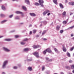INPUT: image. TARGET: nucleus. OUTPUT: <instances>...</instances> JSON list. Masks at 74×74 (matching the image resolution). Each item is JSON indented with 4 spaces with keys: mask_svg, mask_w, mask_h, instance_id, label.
<instances>
[{
    "mask_svg": "<svg viewBox=\"0 0 74 74\" xmlns=\"http://www.w3.org/2000/svg\"><path fill=\"white\" fill-rule=\"evenodd\" d=\"M33 55H34L37 58H38L39 57V53H38V52L36 51L34 52L33 53Z\"/></svg>",
    "mask_w": 74,
    "mask_h": 74,
    "instance_id": "f257e3e1",
    "label": "nucleus"
},
{
    "mask_svg": "<svg viewBox=\"0 0 74 74\" xmlns=\"http://www.w3.org/2000/svg\"><path fill=\"white\" fill-rule=\"evenodd\" d=\"M8 62V61H5L3 63V65H2V68L3 69H5V65L7 64V63Z\"/></svg>",
    "mask_w": 74,
    "mask_h": 74,
    "instance_id": "f03ea898",
    "label": "nucleus"
},
{
    "mask_svg": "<svg viewBox=\"0 0 74 74\" xmlns=\"http://www.w3.org/2000/svg\"><path fill=\"white\" fill-rule=\"evenodd\" d=\"M33 47L34 49H37V48H40L39 49H40L41 47V46L40 45H34L33 46Z\"/></svg>",
    "mask_w": 74,
    "mask_h": 74,
    "instance_id": "7ed1b4c3",
    "label": "nucleus"
},
{
    "mask_svg": "<svg viewBox=\"0 0 74 74\" xmlns=\"http://www.w3.org/2000/svg\"><path fill=\"white\" fill-rule=\"evenodd\" d=\"M31 50V49L29 48H26L24 49V51L25 52H29V51H30Z\"/></svg>",
    "mask_w": 74,
    "mask_h": 74,
    "instance_id": "20e7f679",
    "label": "nucleus"
},
{
    "mask_svg": "<svg viewBox=\"0 0 74 74\" xmlns=\"http://www.w3.org/2000/svg\"><path fill=\"white\" fill-rule=\"evenodd\" d=\"M3 50H4L5 51V52H10V50L5 47H3Z\"/></svg>",
    "mask_w": 74,
    "mask_h": 74,
    "instance_id": "39448f33",
    "label": "nucleus"
},
{
    "mask_svg": "<svg viewBox=\"0 0 74 74\" xmlns=\"http://www.w3.org/2000/svg\"><path fill=\"white\" fill-rule=\"evenodd\" d=\"M29 15L31 16H36V14L34 13H29Z\"/></svg>",
    "mask_w": 74,
    "mask_h": 74,
    "instance_id": "423d86ee",
    "label": "nucleus"
},
{
    "mask_svg": "<svg viewBox=\"0 0 74 74\" xmlns=\"http://www.w3.org/2000/svg\"><path fill=\"white\" fill-rule=\"evenodd\" d=\"M48 12H49V10H46V11H45L43 13V15H46V14H47V13H48Z\"/></svg>",
    "mask_w": 74,
    "mask_h": 74,
    "instance_id": "0eeeda50",
    "label": "nucleus"
},
{
    "mask_svg": "<svg viewBox=\"0 0 74 74\" xmlns=\"http://www.w3.org/2000/svg\"><path fill=\"white\" fill-rule=\"evenodd\" d=\"M25 3L28 5H29L30 4V1L29 0H25Z\"/></svg>",
    "mask_w": 74,
    "mask_h": 74,
    "instance_id": "6e6552de",
    "label": "nucleus"
},
{
    "mask_svg": "<svg viewBox=\"0 0 74 74\" xmlns=\"http://www.w3.org/2000/svg\"><path fill=\"white\" fill-rule=\"evenodd\" d=\"M46 50L47 51V52H48V53H51V50L49 48L47 49Z\"/></svg>",
    "mask_w": 74,
    "mask_h": 74,
    "instance_id": "1a4fd4ad",
    "label": "nucleus"
},
{
    "mask_svg": "<svg viewBox=\"0 0 74 74\" xmlns=\"http://www.w3.org/2000/svg\"><path fill=\"white\" fill-rule=\"evenodd\" d=\"M62 50L64 52H66V48L64 47V46H62Z\"/></svg>",
    "mask_w": 74,
    "mask_h": 74,
    "instance_id": "9d476101",
    "label": "nucleus"
},
{
    "mask_svg": "<svg viewBox=\"0 0 74 74\" xmlns=\"http://www.w3.org/2000/svg\"><path fill=\"white\" fill-rule=\"evenodd\" d=\"M16 14H23V13L21 12L17 11L16 12Z\"/></svg>",
    "mask_w": 74,
    "mask_h": 74,
    "instance_id": "9b49d317",
    "label": "nucleus"
},
{
    "mask_svg": "<svg viewBox=\"0 0 74 74\" xmlns=\"http://www.w3.org/2000/svg\"><path fill=\"white\" fill-rule=\"evenodd\" d=\"M60 27L59 25H58L56 27V29H57V30H60Z\"/></svg>",
    "mask_w": 74,
    "mask_h": 74,
    "instance_id": "f8f14e48",
    "label": "nucleus"
},
{
    "mask_svg": "<svg viewBox=\"0 0 74 74\" xmlns=\"http://www.w3.org/2000/svg\"><path fill=\"white\" fill-rule=\"evenodd\" d=\"M22 8H23V10H24L25 11H27V9H26V7L25 6H23L22 7Z\"/></svg>",
    "mask_w": 74,
    "mask_h": 74,
    "instance_id": "ddd939ff",
    "label": "nucleus"
},
{
    "mask_svg": "<svg viewBox=\"0 0 74 74\" xmlns=\"http://www.w3.org/2000/svg\"><path fill=\"white\" fill-rule=\"evenodd\" d=\"M68 20H66V21H64L62 22V23H63L64 25H66V24L67 23V22H68Z\"/></svg>",
    "mask_w": 74,
    "mask_h": 74,
    "instance_id": "4468645a",
    "label": "nucleus"
},
{
    "mask_svg": "<svg viewBox=\"0 0 74 74\" xmlns=\"http://www.w3.org/2000/svg\"><path fill=\"white\" fill-rule=\"evenodd\" d=\"M59 5L61 8H63L64 7H63V5L62 4V3H60L59 4Z\"/></svg>",
    "mask_w": 74,
    "mask_h": 74,
    "instance_id": "2eb2a0df",
    "label": "nucleus"
},
{
    "mask_svg": "<svg viewBox=\"0 0 74 74\" xmlns=\"http://www.w3.org/2000/svg\"><path fill=\"white\" fill-rule=\"evenodd\" d=\"M12 40L11 39L7 38L4 40V41H11Z\"/></svg>",
    "mask_w": 74,
    "mask_h": 74,
    "instance_id": "dca6fc26",
    "label": "nucleus"
},
{
    "mask_svg": "<svg viewBox=\"0 0 74 74\" xmlns=\"http://www.w3.org/2000/svg\"><path fill=\"white\" fill-rule=\"evenodd\" d=\"M69 4L71 5H74V2H69Z\"/></svg>",
    "mask_w": 74,
    "mask_h": 74,
    "instance_id": "f3484780",
    "label": "nucleus"
},
{
    "mask_svg": "<svg viewBox=\"0 0 74 74\" xmlns=\"http://www.w3.org/2000/svg\"><path fill=\"white\" fill-rule=\"evenodd\" d=\"M74 27V25L73 26H72L71 27H69V28H68V29L69 30H71V29H73Z\"/></svg>",
    "mask_w": 74,
    "mask_h": 74,
    "instance_id": "a211bd4d",
    "label": "nucleus"
},
{
    "mask_svg": "<svg viewBox=\"0 0 74 74\" xmlns=\"http://www.w3.org/2000/svg\"><path fill=\"white\" fill-rule=\"evenodd\" d=\"M58 0H53V2L56 4V5H57L58 4V2H57V1Z\"/></svg>",
    "mask_w": 74,
    "mask_h": 74,
    "instance_id": "6ab92c4d",
    "label": "nucleus"
},
{
    "mask_svg": "<svg viewBox=\"0 0 74 74\" xmlns=\"http://www.w3.org/2000/svg\"><path fill=\"white\" fill-rule=\"evenodd\" d=\"M37 32V30L36 29H34L33 30V33L34 34H36Z\"/></svg>",
    "mask_w": 74,
    "mask_h": 74,
    "instance_id": "aec40b11",
    "label": "nucleus"
},
{
    "mask_svg": "<svg viewBox=\"0 0 74 74\" xmlns=\"http://www.w3.org/2000/svg\"><path fill=\"white\" fill-rule=\"evenodd\" d=\"M65 69H68V70H70V69H71V68L69 66H65Z\"/></svg>",
    "mask_w": 74,
    "mask_h": 74,
    "instance_id": "412c9836",
    "label": "nucleus"
},
{
    "mask_svg": "<svg viewBox=\"0 0 74 74\" xmlns=\"http://www.w3.org/2000/svg\"><path fill=\"white\" fill-rule=\"evenodd\" d=\"M0 15L1 18H4V17H5V15H4V14H0Z\"/></svg>",
    "mask_w": 74,
    "mask_h": 74,
    "instance_id": "4be33fe9",
    "label": "nucleus"
},
{
    "mask_svg": "<svg viewBox=\"0 0 74 74\" xmlns=\"http://www.w3.org/2000/svg\"><path fill=\"white\" fill-rule=\"evenodd\" d=\"M39 2L40 4V3H44V1L42 0H39Z\"/></svg>",
    "mask_w": 74,
    "mask_h": 74,
    "instance_id": "5701e85b",
    "label": "nucleus"
},
{
    "mask_svg": "<svg viewBox=\"0 0 74 74\" xmlns=\"http://www.w3.org/2000/svg\"><path fill=\"white\" fill-rule=\"evenodd\" d=\"M34 5H36V6H38V5H40V4H39V3H38V2H36L34 3Z\"/></svg>",
    "mask_w": 74,
    "mask_h": 74,
    "instance_id": "b1692460",
    "label": "nucleus"
},
{
    "mask_svg": "<svg viewBox=\"0 0 74 74\" xmlns=\"http://www.w3.org/2000/svg\"><path fill=\"white\" fill-rule=\"evenodd\" d=\"M46 32H47V30H44L42 32V35H43V34H45V33H46Z\"/></svg>",
    "mask_w": 74,
    "mask_h": 74,
    "instance_id": "393cba45",
    "label": "nucleus"
},
{
    "mask_svg": "<svg viewBox=\"0 0 74 74\" xmlns=\"http://www.w3.org/2000/svg\"><path fill=\"white\" fill-rule=\"evenodd\" d=\"M28 69L29 71H32V67H28Z\"/></svg>",
    "mask_w": 74,
    "mask_h": 74,
    "instance_id": "a878e982",
    "label": "nucleus"
},
{
    "mask_svg": "<svg viewBox=\"0 0 74 74\" xmlns=\"http://www.w3.org/2000/svg\"><path fill=\"white\" fill-rule=\"evenodd\" d=\"M15 19H20L19 18V16H15Z\"/></svg>",
    "mask_w": 74,
    "mask_h": 74,
    "instance_id": "bb28decb",
    "label": "nucleus"
},
{
    "mask_svg": "<svg viewBox=\"0 0 74 74\" xmlns=\"http://www.w3.org/2000/svg\"><path fill=\"white\" fill-rule=\"evenodd\" d=\"M2 9L3 10H5V8L4 6H2Z\"/></svg>",
    "mask_w": 74,
    "mask_h": 74,
    "instance_id": "cd10ccee",
    "label": "nucleus"
},
{
    "mask_svg": "<svg viewBox=\"0 0 74 74\" xmlns=\"http://www.w3.org/2000/svg\"><path fill=\"white\" fill-rule=\"evenodd\" d=\"M66 55L67 56H68V57H70V54L69 53V52H67V53H66Z\"/></svg>",
    "mask_w": 74,
    "mask_h": 74,
    "instance_id": "c85d7f7f",
    "label": "nucleus"
},
{
    "mask_svg": "<svg viewBox=\"0 0 74 74\" xmlns=\"http://www.w3.org/2000/svg\"><path fill=\"white\" fill-rule=\"evenodd\" d=\"M20 36L18 35H15V38H19V37H20Z\"/></svg>",
    "mask_w": 74,
    "mask_h": 74,
    "instance_id": "c756f323",
    "label": "nucleus"
},
{
    "mask_svg": "<svg viewBox=\"0 0 74 74\" xmlns=\"http://www.w3.org/2000/svg\"><path fill=\"white\" fill-rule=\"evenodd\" d=\"M7 20H4V21H2L1 22V24H3V23H4L6 22H7Z\"/></svg>",
    "mask_w": 74,
    "mask_h": 74,
    "instance_id": "7c9ffc66",
    "label": "nucleus"
},
{
    "mask_svg": "<svg viewBox=\"0 0 74 74\" xmlns=\"http://www.w3.org/2000/svg\"><path fill=\"white\" fill-rule=\"evenodd\" d=\"M28 41V38H26L24 39L23 41Z\"/></svg>",
    "mask_w": 74,
    "mask_h": 74,
    "instance_id": "2f4dec72",
    "label": "nucleus"
},
{
    "mask_svg": "<svg viewBox=\"0 0 74 74\" xmlns=\"http://www.w3.org/2000/svg\"><path fill=\"white\" fill-rule=\"evenodd\" d=\"M71 69H73V70H74V65H72L71 66Z\"/></svg>",
    "mask_w": 74,
    "mask_h": 74,
    "instance_id": "473e14b6",
    "label": "nucleus"
},
{
    "mask_svg": "<svg viewBox=\"0 0 74 74\" xmlns=\"http://www.w3.org/2000/svg\"><path fill=\"white\" fill-rule=\"evenodd\" d=\"M74 47L73 46V47H72L71 48V49H70V51H72L73 50V49H74Z\"/></svg>",
    "mask_w": 74,
    "mask_h": 74,
    "instance_id": "72a5a7b5",
    "label": "nucleus"
},
{
    "mask_svg": "<svg viewBox=\"0 0 74 74\" xmlns=\"http://www.w3.org/2000/svg\"><path fill=\"white\" fill-rule=\"evenodd\" d=\"M42 71H43L44 70H45V66H42Z\"/></svg>",
    "mask_w": 74,
    "mask_h": 74,
    "instance_id": "f704fd0d",
    "label": "nucleus"
},
{
    "mask_svg": "<svg viewBox=\"0 0 74 74\" xmlns=\"http://www.w3.org/2000/svg\"><path fill=\"white\" fill-rule=\"evenodd\" d=\"M54 50L56 52H58V50L56 48H54Z\"/></svg>",
    "mask_w": 74,
    "mask_h": 74,
    "instance_id": "c9c22d12",
    "label": "nucleus"
},
{
    "mask_svg": "<svg viewBox=\"0 0 74 74\" xmlns=\"http://www.w3.org/2000/svg\"><path fill=\"white\" fill-rule=\"evenodd\" d=\"M25 42H22L20 43V44L21 45H25Z\"/></svg>",
    "mask_w": 74,
    "mask_h": 74,
    "instance_id": "e433bc0d",
    "label": "nucleus"
},
{
    "mask_svg": "<svg viewBox=\"0 0 74 74\" xmlns=\"http://www.w3.org/2000/svg\"><path fill=\"white\" fill-rule=\"evenodd\" d=\"M47 50H45L43 52V53L45 55L46 53H47Z\"/></svg>",
    "mask_w": 74,
    "mask_h": 74,
    "instance_id": "4c0bfd02",
    "label": "nucleus"
},
{
    "mask_svg": "<svg viewBox=\"0 0 74 74\" xmlns=\"http://www.w3.org/2000/svg\"><path fill=\"white\" fill-rule=\"evenodd\" d=\"M66 12H64L62 13V15H64V16H65V15H66Z\"/></svg>",
    "mask_w": 74,
    "mask_h": 74,
    "instance_id": "58836bf2",
    "label": "nucleus"
},
{
    "mask_svg": "<svg viewBox=\"0 0 74 74\" xmlns=\"http://www.w3.org/2000/svg\"><path fill=\"white\" fill-rule=\"evenodd\" d=\"M13 16H14V15H13V14L10 15L9 16V18H12V17Z\"/></svg>",
    "mask_w": 74,
    "mask_h": 74,
    "instance_id": "ea45409f",
    "label": "nucleus"
},
{
    "mask_svg": "<svg viewBox=\"0 0 74 74\" xmlns=\"http://www.w3.org/2000/svg\"><path fill=\"white\" fill-rule=\"evenodd\" d=\"M63 32H64V30H61L60 32V33H62Z\"/></svg>",
    "mask_w": 74,
    "mask_h": 74,
    "instance_id": "a19ab883",
    "label": "nucleus"
},
{
    "mask_svg": "<svg viewBox=\"0 0 74 74\" xmlns=\"http://www.w3.org/2000/svg\"><path fill=\"white\" fill-rule=\"evenodd\" d=\"M31 60H32V59H27V61H28V62H30Z\"/></svg>",
    "mask_w": 74,
    "mask_h": 74,
    "instance_id": "79ce46f5",
    "label": "nucleus"
},
{
    "mask_svg": "<svg viewBox=\"0 0 74 74\" xmlns=\"http://www.w3.org/2000/svg\"><path fill=\"white\" fill-rule=\"evenodd\" d=\"M45 59H46V60L48 61V60H49V58H48L47 57L45 58Z\"/></svg>",
    "mask_w": 74,
    "mask_h": 74,
    "instance_id": "37998d69",
    "label": "nucleus"
},
{
    "mask_svg": "<svg viewBox=\"0 0 74 74\" xmlns=\"http://www.w3.org/2000/svg\"><path fill=\"white\" fill-rule=\"evenodd\" d=\"M39 35L38 34H37L35 35L36 37H39Z\"/></svg>",
    "mask_w": 74,
    "mask_h": 74,
    "instance_id": "c03bdc74",
    "label": "nucleus"
},
{
    "mask_svg": "<svg viewBox=\"0 0 74 74\" xmlns=\"http://www.w3.org/2000/svg\"><path fill=\"white\" fill-rule=\"evenodd\" d=\"M17 68L18 67H17V66H15L14 67L13 69H17Z\"/></svg>",
    "mask_w": 74,
    "mask_h": 74,
    "instance_id": "a18cd8bd",
    "label": "nucleus"
},
{
    "mask_svg": "<svg viewBox=\"0 0 74 74\" xmlns=\"http://www.w3.org/2000/svg\"><path fill=\"white\" fill-rule=\"evenodd\" d=\"M32 31H31L29 33V34L30 35H31V34H32Z\"/></svg>",
    "mask_w": 74,
    "mask_h": 74,
    "instance_id": "49530a36",
    "label": "nucleus"
},
{
    "mask_svg": "<svg viewBox=\"0 0 74 74\" xmlns=\"http://www.w3.org/2000/svg\"><path fill=\"white\" fill-rule=\"evenodd\" d=\"M69 62L70 63H73V60H70L69 61Z\"/></svg>",
    "mask_w": 74,
    "mask_h": 74,
    "instance_id": "de8ad7c7",
    "label": "nucleus"
},
{
    "mask_svg": "<svg viewBox=\"0 0 74 74\" xmlns=\"http://www.w3.org/2000/svg\"><path fill=\"white\" fill-rule=\"evenodd\" d=\"M71 37H73L74 36V34H71Z\"/></svg>",
    "mask_w": 74,
    "mask_h": 74,
    "instance_id": "09e8293b",
    "label": "nucleus"
},
{
    "mask_svg": "<svg viewBox=\"0 0 74 74\" xmlns=\"http://www.w3.org/2000/svg\"><path fill=\"white\" fill-rule=\"evenodd\" d=\"M43 40L44 41H47V39L45 38H43Z\"/></svg>",
    "mask_w": 74,
    "mask_h": 74,
    "instance_id": "8fccbe9b",
    "label": "nucleus"
},
{
    "mask_svg": "<svg viewBox=\"0 0 74 74\" xmlns=\"http://www.w3.org/2000/svg\"><path fill=\"white\" fill-rule=\"evenodd\" d=\"M40 5H41L42 7H44V5H43V4H41V3H40Z\"/></svg>",
    "mask_w": 74,
    "mask_h": 74,
    "instance_id": "3c124183",
    "label": "nucleus"
},
{
    "mask_svg": "<svg viewBox=\"0 0 74 74\" xmlns=\"http://www.w3.org/2000/svg\"><path fill=\"white\" fill-rule=\"evenodd\" d=\"M50 53H51V54H53L54 53H53V52H52V51H51V52Z\"/></svg>",
    "mask_w": 74,
    "mask_h": 74,
    "instance_id": "603ef678",
    "label": "nucleus"
},
{
    "mask_svg": "<svg viewBox=\"0 0 74 74\" xmlns=\"http://www.w3.org/2000/svg\"><path fill=\"white\" fill-rule=\"evenodd\" d=\"M49 62H52V60H49Z\"/></svg>",
    "mask_w": 74,
    "mask_h": 74,
    "instance_id": "864d4df0",
    "label": "nucleus"
},
{
    "mask_svg": "<svg viewBox=\"0 0 74 74\" xmlns=\"http://www.w3.org/2000/svg\"><path fill=\"white\" fill-rule=\"evenodd\" d=\"M65 2L66 3H67V0H65Z\"/></svg>",
    "mask_w": 74,
    "mask_h": 74,
    "instance_id": "5fc2aeb1",
    "label": "nucleus"
},
{
    "mask_svg": "<svg viewBox=\"0 0 74 74\" xmlns=\"http://www.w3.org/2000/svg\"><path fill=\"white\" fill-rule=\"evenodd\" d=\"M50 14H51L50 13H49L48 14H47V15L48 16H49V15H50Z\"/></svg>",
    "mask_w": 74,
    "mask_h": 74,
    "instance_id": "6e6d98bb",
    "label": "nucleus"
},
{
    "mask_svg": "<svg viewBox=\"0 0 74 74\" xmlns=\"http://www.w3.org/2000/svg\"><path fill=\"white\" fill-rule=\"evenodd\" d=\"M42 32V31H40V32H39V34H41V32Z\"/></svg>",
    "mask_w": 74,
    "mask_h": 74,
    "instance_id": "4d7b16f0",
    "label": "nucleus"
},
{
    "mask_svg": "<svg viewBox=\"0 0 74 74\" xmlns=\"http://www.w3.org/2000/svg\"><path fill=\"white\" fill-rule=\"evenodd\" d=\"M4 37V36H0V38H2V37Z\"/></svg>",
    "mask_w": 74,
    "mask_h": 74,
    "instance_id": "13d9d810",
    "label": "nucleus"
},
{
    "mask_svg": "<svg viewBox=\"0 0 74 74\" xmlns=\"http://www.w3.org/2000/svg\"><path fill=\"white\" fill-rule=\"evenodd\" d=\"M61 74H64V73H63V72H61Z\"/></svg>",
    "mask_w": 74,
    "mask_h": 74,
    "instance_id": "bf43d9fd",
    "label": "nucleus"
},
{
    "mask_svg": "<svg viewBox=\"0 0 74 74\" xmlns=\"http://www.w3.org/2000/svg\"><path fill=\"white\" fill-rule=\"evenodd\" d=\"M2 74H5V72H2Z\"/></svg>",
    "mask_w": 74,
    "mask_h": 74,
    "instance_id": "052dcab7",
    "label": "nucleus"
},
{
    "mask_svg": "<svg viewBox=\"0 0 74 74\" xmlns=\"http://www.w3.org/2000/svg\"><path fill=\"white\" fill-rule=\"evenodd\" d=\"M69 14H70V15H71L72 14L71 12H70L69 13Z\"/></svg>",
    "mask_w": 74,
    "mask_h": 74,
    "instance_id": "680f3d73",
    "label": "nucleus"
},
{
    "mask_svg": "<svg viewBox=\"0 0 74 74\" xmlns=\"http://www.w3.org/2000/svg\"><path fill=\"white\" fill-rule=\"evenodd\" d=\"M42 26V24H40V26Z\"/></svg>",
    "mask_w": 74,
    "mask_h": 74,
    "instance_id": "e2e57ef3",
    "label": "nucleus"
},
{
    "mask_svg": "<svg viewBox=\"0 0 74 74\" xmlns=\"http://www.w3.org/2000/svg\"><path fill=\"white\" fill-rule=\"evenodd\" d=\"M2 1V0H0V3H1Z\"/></svg>",
    "mask_w": 74,
    "mask_h": 74,
    "instance_id": "0e129e2a",
    "label": "nucleus"
},
{
    "mask_svg": "<svg viewBox=\"0 0 74 74\" xmlns=\"http://www.w3.org/2000/svg\"><path fill=\"white\" fill-rule=\"evenodd\" d=\"M72 38L73 40H74V37H73Z\"/></svg>",
    "mask_w": 74,
    "mask_h": 74,
    "instance_id": "69168bd1",
    "label": "nucleus"
},
{
    "mask_svg": "<svg viewBox=\"0 0 74 74\" xmlns=\"http://www.w3.org/2000/svg\"><path fill=\"white\" fill-rule=\"evenodd\" d=\"M30 25L31 26V27H32V24H30Z\"/></svg>",
    "mask_w": 74,
    "mask_h": 74,
    "instance_id": "338daca9",
    "label": "nucleus"
},
{
    "mask_svg": "<svg viewBox=\"0 0 74 74\" xmlns=\"http://www.w3.org/2000/svg\"><path fill=\"white\" fill-rule=\"evenodd\" d=\"M73 73H74V70L73 71Z\"/></svg>",
    "mask_w": 74,
    "mask_h": 74,
    "instance_id": "774afa93",
    "label": "nucleus"
}]
</instances>
